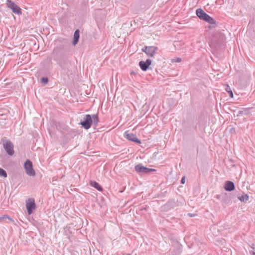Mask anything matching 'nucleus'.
Wrapping results in <instances>:
<instances>
[{"mask_svg": "<svg viewBox=\"0 0 255 255\" xmlns=\"http://www.w3.org/2000/svg\"><path fill=\"white\" fill-rule=\"evenodd\" d=\"M69 48V43L67 40L62 39L58 40V43L52 51L53 59L62 69L68 68L69 63L67 56Z\"/></svg>", "mask_w": 255, "mask_h": 255, "instance_id": "f257e3e1", "label": "nucleus"}, {"mask_svg": "<svg viewBox=\"0 0 255 255\" xmlns=\"http://www.w3.org/2000/svg\"><path fill=\"white\" fill-rule=\"evenodd\" d=\"M99 122V120L97 114H94L92 116L90 115H86L84 116L83 121L81 122L80 124L85 129H89L93 124L95 127H96Z\"/></svg>", "mask_w": 255, "mask_h": 255, "instance_id": "f03ea898", "label": "nucleus"}, {"mask_svg": "<svg viewBox=\"0 0 255 255\" xmlns=\"http://www.w3.org/2000/svg\"><path fill=\"white\" fill-rule=\"evenodd\" d=\"M2 145L4 150L8 155L12 156L14 154V145L10 140H3L2 141Z\"/></svg>", "mask_w": 255, "mask_h": 255, "instance_id": "7ed1b4c3", "label": "nucleus"}, {"mask_svg": "<svg viewBox=\"0 0 255 255\" xmlns=\"http://www.w3.org/2000/svg\"><path fill=\"white\" fill-rule=\"evenodd\" d=\"M6 4L7 7L11 10L14 14L17 15L22 14L21 8L12 1L7 0Z\"/></svg>", "mask_w": 255, "mask_h": 255, "instance_id": "20e7f679", "label": "nucleus"}, {"mask_svg": "<svg viewBox=\"0 0 255 255\" xmlns=\"http://www.w3.org/2000/svg\"><path fill=\"white\" fill-rule=\"evenodd\" d=\"M24 168L27 175L30 176H34L35 172L33 168L32 162L30 160H26L24 164Z\"/></svg>", "mask_w": 255, "mask_h": 255, "instance_id": "39448f33", "label": "nucleus"}, {"mask_svg": "<svg viewBox=\"0 0 255 255\" xmlns=\"http://www.w3.org/2000/svg\"><path fill=\"white\" fill-rule=\"evenodd\" d=\"M135 170L139 174H146L151 171H155L156 170L153 168H149L143 166L141 164H138L135 166Z\"/></svg>", "mask_w": 255, "mask_h": 255, "instance_id": "423d86ee", "label": "nucleus"}, {"mask_svg": "<svg viewBox=\"0 0 255 255\" xmlns=\"http://www.w3.org/2000/svg\"><path fill=\"white\" fill-rule=\"evenodd\" d=\"M26 207L28 214L29 215L31 214L33 210L36 208V205L34 199L30 198L26 201Z\"/></svg>", "mask_w": 255, "mask_h": 255, "instance_id": "0eeeda50", "label": "nucleus"}, {"mask_svg": "<svg viewBox=\"0 0 255 255\" xmlns=\"http://www.w3.org/2000/svg\"><path fill=\"white\" fill-rule=\"evenodd\" d=\"M158 48L155 46H145L142 49V51L147 55L153 57L156 53Z\"/></svg>", "mask_w": 255, "mask_h": 255, "instance_id": "6e6552de", "label": "nucleus"}, {"mask_svg": "<svg viewBox=\"0 0 255 255\" xmlns=\"http://www.w3.org/2000/svg\"><path fill=\"white\" fill-rule=\"evenodd\" d=\"M151 62L150 59H147L145 61H140L139 62V66L142 71H145L151 64Z\"/></svg>", "mask_w": 255, "mask_h": 255, "instance_id": "1a4fd4ad", "label": "nucleus"}, {"mask_svg": "<svg viewBox=\"0 0 255 255\" xmlns=\"http://www.w3.org/2000/svg\"><path fill=\"white\" fill-rule=\"evenodd\" d=\"M125 134L128 140L138 144L141 143V141L137 138L135 134L132 133H128L127 131L125 132Z\"/></svg>", "mask_w": 255, "mask_h": 255, "instance_id": "9d476101", "label": "nucleus"}, {"mask_svg": "<svg viewBox=\"0 0 255 255\" xmlns=\"http://www.w3.org/2000/svg\"><path fill=\"white\" fill-rule=\"evenodd\" d=\"M224 188L226 191H231L234 190L235 189V185L234 183L230 181H226L225 184Z\"/></svg>", "mask_w": 255, "mask_h": 255, "instance_id": "9b49d317", "label": "nucleus"}, {"mask_svg": "<svg viewBox=\"0 0 255 255\" xmlns=\"http://www.w3.org/2000/svg\"><path fill=\"white\" fill-rule=\"evenodd\" d=\"M225 39V35L220 32L216 33L213 37L212 41H223Z\"/></svg>", "mask_w": 255, "mask_h": 255, "instance_id": "f8f14e48", "label": "nucleus"}, {"mask_svg": "<svg viewBox=\"0 0 255 255\" xmlns=\"http://www.w3.org/2000/svg\"><path fill=\"white\" fill-rule=\"evenodd\" d=\"M80 37V31L79 29H76L74 33L73 39L72 43L73 45H75L79 41Z\"/></svg>", "mask_w": 255, "mask_h": 255, "instance_id": "ddd939ff", "label": "nucleus"}, {"mask_svg": "<svg viewBox=\"0 0 255 255\" xmlns=\"http://www.w3.org/2000/svg\"><path fill=\"white\" fill-rule=\"evenodd\" d=\"M201 19H203L205 21L211 24H215L216 21L212 18V17H199Z\"/></svg>", "mask_w": 255, "mask_h": 255, "instance_id": "4468645a", "label": "nucleus"}, {"mask_svg": "<svg viewBox=\"0 0 255 255\" xmlns=\"http://www.w3.org/2000/svg\"><path fill=\"white\" fill-rule=\"evenodd\" d=\"M90 185L97 189L99 191H102L103 190L102 187L101 186V185L97 183V182L95 181H90Z\"/></svg>", "mask_w": 255, "mask_h": 255, "instance_id": "2eb2a0df", "label": "nucleus"}, {"mask_svg": "<svg viewBox=\"0 0 255 255\" xmlns=\"http://www.w3.org/2000/svg\"><path fill=\"white\" fill-rule=\"evenodd\" d=\"M196 14L197 16H209L208 14L206 13L201 8H198L196 9Z\"/></svg>", "mask_w": 255, "mask_h": 255, "instance_id": "dca6fc26", "label": "nucleus"}, {"mask_svg": "<svg viewBox=\"0 0 255 255\" xmlns=\"http://www.w3.org/2000/svg\"><path fill=\"white\" fill-rule=\"evenodd\" d=\"M225 90L229 94V95L231 98H233L234 96L233 92L231 90V88L228 85H225Z\"/></svg>", "mask_w": 255, "mask_h": 255, "instance_id": "f3484780", "label": "nucleus"}, {"mask_svg": "<svg viewBox=\"0 0 255 255\" xmlns=\"http://www.w3.org/2000/svg\"><path fill=\"white\" fill-rule=\"evenodd\" d=\"M238 199L242 202L247 201L249 199V196L247 194H244L238 196Z\"/></svg>", "mask_w": 255, "mask_h": 255, "instance_id": "a211bd4d", "label": "nucleus"}, {"mask_svg": "<svg viewBox=\"0 0 255 255\" xmlns=\"http://www.w3.org/2000/svg\"><path fill=\"white\" fill-rule=\"evenodd\" d=\"M182 251V246L181 244L176 243V254H180Z\"/></svg>", "mask_w": 255, "mask_h": 255, "instance_id": "6ab92c4d", "label": "nucleus"}, {"mask_svg": "<svg viewBox=\"0 0 255 255\" xmlns=\"http://www.w3.org/2000/svg\"><path fill=\"white\" fill-rule=\"evenodd\" d=\"M7 176L6 172L3 169L0 168V176L5 178Z\"/></svg>", "mask_w": 255, "mask_h": 255, "instance_id": "aec40b11", "label": "nucleus"}, {"mask_svg": "<svg viewBox=\"0 0 255 255\" xmlns=\"http://www.w3.org/2000/svg\"><path fill=\"white\" fill-rule=\"evenodd\" d=\"M7 219H8L10 222H13L14 221L12 220V218H11L9 216L7 215H3L1 217H0V220H4Z\"/></svg>", "mask_w": 255, "mask_h": 255, "instance_id": "412c9836", "label": "nucleus"}, {"mask_svg": "<svg viewBox=\"0 0 255 255\" xmlns=\"http://www.w3.org/2000/svg\"><path fill=\"white\" fill-rule=\"evenodd\" d=\"M41 82L43 84H46L48 82V79L47 77H42L41 79Z\"/></svg>", "mask_w": 255, "mask_h": 255, "instance_id": "4be33fe9", "label": "nucleus"}, {"mask_svg": "<svg viewBox=\"0 0 255 255\" xmlns=\"http://www.w3.org/2000/svg\"><path fill=\"white\" fill-rule=\"evenodd\" d=\"M185 182V177H183L181 179V182L182 184H184Z\"/></svg>", "mask_w": 255, "mask_h": 255, "instance_id": "5701e85b", "label": "nucleus"}, {"mask_svg": "<svg viewBox=\"0 0 255 255\" xmlns=\"http://www.w3.org/2000/svg\"><path fill=\"white\" fill-rule=\"evenodd\" d=\"M181 58H176V62H181Z\"/></svg>", "mask_w": 255, "mask_h": 255, "instance_id": "b1692460", "label": "nucleus"}, {"mask_svg": "<svg viewBox=\"0 0 255 255\" xmlns=\"http://www.w3.org/2000/svg\"><path fill=\"white\" fill-rule=\"evenodd\" d=\"M252 255H255V252H252Z\"/></svg>", "mask_w": 255, "mask_h": 255, "instance_id": "393cba45", "label": "nucleus"}, {"mask_svg": "<svg viewBox=\"0 0 255 255\" xmlns=\"http://www.w3.org/2000/svg\"><path fill=\"white\" fill-rule=\"evenodd\" d=\"M189 215H190V217H193V214H189Z\"/></svg>", "mask_w": 255, "mask_h": 255, "instance_id": "a878e982", "label": "nucleus"}]
</instances>
